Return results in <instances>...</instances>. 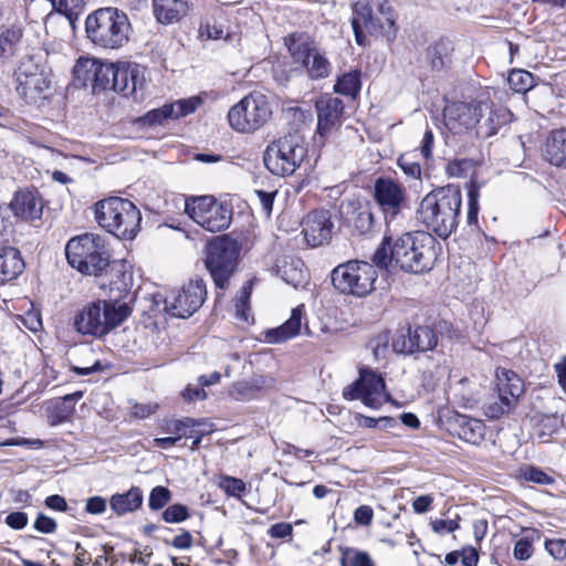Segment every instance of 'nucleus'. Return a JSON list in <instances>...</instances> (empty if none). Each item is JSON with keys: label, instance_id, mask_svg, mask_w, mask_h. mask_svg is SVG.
Wrapping results in <instances>:
<instances>
[{"label": "nucleus", "instance_id": "1", "mask_svg": "<svg viewBox=\"0 0 566 566\" xmlns=\"http://www.w3.org/2000/svg\"><path fill=\"white\" fill-rule=\"evenodd\" d=\"M436 239L428 232H407L391 240L385 237L373 255L380 269L398 268L403 272L420 274L430 271L437 260Z\"/></svg>", "mask_w": 566, "mask_h": 566}, {"label": "nucleus", "instance_id": "2", "mask_svg": "<svg viewBox=\"0 0 566 566\" xmlns=\"http://www.w3.org/2000/svg\"><path fill=\"white\" fill-rule=\"evenodd\" d=\"M462 205L458 186L448 185L427 193L417 209V219L427 230L447 239L455 231Z\"/></svg>", "mask_w": 566, "mask_h": 566}, {"label": "nucleus", "instance_id": "3", "mask_svg": "<svg viewBox=\"0 0 566 566\" xmlns=\"http://www.w3.org/2000/svg\"><path fill=\"white\" fill-rule=\"evenodd\" d=\"M132 310L127 302L97 300L85 304L74 316L77 333L101 338L128 318Z\"/></svg>", "mask_w": 566, "mask_h": 566}, {"label": "nucleus", "instance_id": "4", "mask_svg": "<svg viewBox=\"0 0 566 566\" xmlns=\"http://www.w3.org/2000/svg\"><path fill=\"white\" fill-rule=\"evenodd\" d=\"M85 31L94 45L117 50L128 43L132 24L124 11L106 7L97 9L87 15Z\"/></svg>", "mask_w": 566, "mask_h": 566}, {"label": "nucleus", "instance_id": "5", "mask_svg": "<svg viewBox=\"0 0 566 566\" xmlns=\"http://www.w3.org/2000/svg\"><path fill=\"white\" fill-rule=\"evenodd\" d=\"M98 224L119 239H133L139 231L142 214L129 200L111 197L95 205Z\"/></svg>", "mask_w": 566, "mask_h": 566}, {"label": "nucleus", "instance_id": "6", "mask_svg": "<svg viewBox=\"0 0 566 566\" xmlns=\"http://www.w3.org/2000/svg\"><path fill=\"white\" fill-rule=\"evenodd\" d=\"M65 254L70 265L83 274L96 276L109 266L105 241L98 234L84 233L71 239Z\"/></svg>", "mask_w": 566, "mask_h": 566}, {"label": "nucleus", "instance_id": "7", "mask_svg": "<svg viewBox=\"0 0 566 566\" xmlns=\"http://www.w3.org/2000/svg\"><path fill=\"white\" fill-rule=\"evenodd\" d=\"M307 157V145L297 134H287L270 144L263 156L265 167L276 176H291Z\"/></svg>", "mask_w": 566, "mask_h": 566}, {"label": "nucleus", "instance_id": "8", "mask_svg": "<svg viewBox=\"0 0 566 566\" xmlns=\"http://www.w3.org/2000/svg\"><path fill=\"white\" fill-rule=\"evenodd\" d=\"M272 114L271 98L254 91L229 109L228 122L235 132L251 134L263 127L271 119Z\"/></svg>", "mask_w": 566, "mask_h": 566}, {"label": "nucleus", "instance_id": "9", "mask_svg": "<svg viewBox=\"0 0 566 566\" xmlns=\"http://www.w3.org/2000/svg\"><path fill=\"white\" fill-rule=\"evenodd\" d=\"M241 248L228 235L213 238L206 247L205 264L218 289L224 290L234 274Z\"/></svg>", "mask_w": 566, "mask_h": 566}, {"label": "nucleus", "instance_id": "10", "mask_svg": "<svg viewBox=\"0 0 566 566\" xmlns=\"http://www.w3.org/2000/svg\"><path fill=\"white\" fill-rule=\"evenodd\" d=\"M286 44L294 63L302 65L308 78L317 81L331 75L332 64L326 53L308 35L292 34Z\"/></svg>", "mask_w": 566, "mask_h": 566}, {"label": "nucleus", "instance_id": "11", "mask_svg": "<svg viewBox=\"0 0 566 566\" xmlns=\"http://www.w3.org/2000/svg\"><path fill=\"white\" fill-rule=\"evenodd\" d=\"M395 25V18L388 0H358L353 7L352 27L358 44L364 30L371 34L382 33Z\"/></svg>", "mask_w": 566, "mask_h": 566}, {"label": "nucleus", "instance_id": "12", "mask_svg": "<svg viewBox=\"0 0 566 566\" xmlns=\"http://www.w3.org/2000/svg\"><path fill=\"white\" fill-rule=\"evenodd\" d=\"M377 271L364 261H348L332 271V282L336 290L358 297L366 296L375 289Z\"/></svg>", "mask_w": 566, "mask_h": 566}, {"label": "nucleus", "instance_id": "13", "mask_svg": "<svg viewBox=\"0 0 566 566\" xmlns=\"http://www.w3.org/2000/svg\"><path fill=\"white\" fill-rule=\"evenodd\" d=\"M185 212L193 222L209 232L228 229L232 219V210L212 196L186 199Z\"/></svg>", "mask_w": 566, "mask_h": 566}, {"label": "nucleus", "instance_id": "14", "mask_svg": "<svg viewBox=\"0 0 566 566\" xmlns=\"http://www.w3.org/2000/svg\"><path fill=\"white\" fill-rule=\"evenodd\" d=\"M346 400H360L366 407L379 409L390 399L384 378L374 370L361 369L359 378L344 389Z\"/></svg>", "mask_w": 566, "mask_h": 566}, {"label": "nucleus", "instance_id": "15", "mask_svg": "<svg viewBox=\"0 0 566 566\" xmlns=\"http://www.w3.org/2000/svg\"><path fill=\"white\" fill-rule=\"evenodd\" d=\"M207 289L202 279L190 280L165 298V310L175 317L187 318L203 304Z\"/></svg>", "mask_w": 566, "mask_h": 566}, {"label": "nucleus", "instance_id": "16", "mask_svg": "<svg viewBox=\"0 0 566 566\" xmlns=\"http://www.w3.org/2000/svg\"><path fill=\"white\" fill-rule=\"evenodd\" d=\"M17 91L25 98H35L51 85L50 74L33 56L23 57L14 71Z\"/></svg>", "mask_w": 566, "mask_h": 566}, {"label": "nucleus", "instance_id": "17", "mask_svg": "<svg viewBox=\"0 0 566 566\" xmlns=\"http://www.w3.org/2000/svg\"><path fill=\"white\" fill-rule=\"evenodd\" d=\"M112 72L113 63L95 57H80L73 69L75 81L94 94L108 90Z\"/></svg>", "mask_w": 566, "mask_h": 566}, {"label": "nucleus", "instance_id": "18", "mask_svg": "<svg viewBox=\"0 0 566 566\" xmlns=\"http://www.w3.org/2000/svg\"><path fill=\"white\" fill-rule=\"evenodd\" d=\"M485 109L482 102H452L443 109L444 125L453 134L467 133L478 127Z\"/></svg>", "mask_w": 566, "mask_h": 566}, {"label": "nucleus", "instance_id": "19", "mask_svg": "<svg viewBox=\"0 0 566 566\" xmlns=\"http://www.w3.org/2000/svg\"><path fill=\"white\" fill-rule=\"evenodd\" d=\"M438 344V337L429 326H417L406 332H398L392 338V350L398 354L409 355L415 352L433 349Z\"/></svg>", "mask_w": 566, "mask_h": 566}, {"label": "nucleus", "instance_id": "20", "mask_svg": "<svg viewBox=\"0 0 566 566\" xmlns=\"http://www.w3.org/2000/svg\"><path fill=\"white\" fill-rule=\"evenodd\" d=\"M144 69L138 64L113 63V72L109 74V87L124 96H133L144 86Z\"/></svg>", "mask_w": 566, "mask_h": 566}, {"label": "nucleus", "instance_id": "21", "mask_svg": "<svg viewBox=\"0 0 566 566\" xmlns=\"http://www.w3.org/2000/svg\"><path fill=\"white\" fill-rule=\"evenodd\" d=\"M375 199L386 218H395L406 200V190L390 178H378L375 182Z\"/></svg>", "mask_w": 566, "mask_h": 566}, {"label": "nucleus", "instance_id": "22", "mask_svg": "<svg viewBox=\"0 0 566 566\" xmlns=\"http://www.w3.org/2000/svg\"><path fill=\"white\" fill-rule=\"evenodd\" d=\"M302 227L305 241L313 248L323 245L332 239L334 223L327 210L310 212L303 219Z\"/></svg>", "mask_w": 566, "mask_h": 566}, {"label": "nucleus", "instance_id": "23", "mask_svg": "<svg viewBox=\"0 0 566 566\" xmlns=\"http://www.w3.org/2000/svg\"><path fill=\"white\" fill-rule=\"evenodd\" d=\"M315 108L317 113V133L325 137L340 125L344 103L338 97L323 95L316 101Z\"/></svg>", "mask_w": 566, "mask_h": 566}, {"label": "nucleus", "instance_id": "24", "mask_svg": "<svg viewBox=\"0 0 566 566\" xmlns=\"http://www.w3.org/2000/svg\"><path fill=\"white\" fill-rule=\"evenodd\" d=\"M482 104L486 109L482 113V116H479L476 135L486 138L495 135L502 126L509 124L513 114L502 105H490L485 102H482Z\"/></svg>", "mask_w": 566, "mask_h": 566}, {"label": "nucleus", "instance_id": "25", "mask_svg": "<svg viewBox=\"0 0 566 566\" xmlns=\"http://www.w3.org/2000/svg\"><path fill=\"white\" fill-rule=\"evenodd\" d=\"M8 207L17 218L30 221L41 218L43 201L38 191L21 190L15 193Z\"/></svg>", "mask_w": 566, "mask_h": 566}, {"label": "nucleus", "instance_id": "26", "mask_svg": "<svg viewBox=\"0 0 566 566\" xmlns=\"http://www.w3.org/2000/svg\"><path fill=\"white\" fill-rule=\"evenodd\" d=\"M303 313L304 305H298L293 308L291 317L285 323L265 332V340L269 344H279L298 335L302 327Z\"/></svg>", "mask_w": 566, "mask_h": 566}, {"label": "nucleus", "instance_id": "27", "mask_svg": "<svg viewBox=\"0 0 566 566\" xmlns=\"http://www.w3.org/2000/svg\"><path fill=\"white\" fill-rule=\"evenodd\" d=\"M495 392L501 397L506 396L507 400H513V405L517 406L524 394V382L516 373L499 368L496 370Z\"/></svg>", "mask_w": 566, "mask_h": 566}, {"label": "nucleus", "instance_id": "28", "mask_svg": "<svg viewBox=\"0 0 566 566\" xmlns=\"http://www.w3.org/2000/svg\"><path fill=\"white\" fill-rule=\"evenodd\" d=\"M154 14L161 24L181 20L189 11L188 0H153Z\"/></svg>", "mask_w": 566, "mask_h": 566}, {"label": "nucleus", "instance_id": "29", "mask_svg": "<svg viewBox=\"0 0 566 566\" xmlns=\"http://www.w3.org/2000/svg\"><path fill=\"white\" fill-rule=\"evenodd\" d=\"M455 434L472 444H479L485 434V426L479 420L464 415H457L453 420Z\"/></svg>", "mask_w": 566, "mask_h": 566}, {"label": "nucleus", "instance_id": "30", "mask_svg": "<svg viewBox=\"0 0 566 566\" xmlns=\"http://www.w3.org/2000/svg\"><path fill=\"white\" fill-rule=\"evenodd\" d=\"M24 269L20 252L12 247L0 248V284L19 276Z\"/></svg>", "mask_w": 566, "mask_h": 566}, {"label": "nucleus", "instance_id": "31", "mask_svg": "<svg viewBox=\"0 0 566 566\" xmlns=\"http://www.w3.org/2000/svg\"><path fill=\"white\" fill-rule=\"evenodd\" d=\"M21 39V28H0V67L8 64L18 54Z\"/></svg>", "mask_w": 566, "mask_h": 566}, {"label": "nucleus", "instance_id": "32", "mask_svg": "<svg viewBox=\"0 0 566 566\" xmlns=\"http://www.w3.org/2000/svg\"><path fill=\"white\" fill-rule=\"evenodd\" d=\"M544 154L552 165L566 167V129H555L548 135Z\"/></svg>", "mask_w": 566, "mask_h": 566}, {"label": "nucleus", "instance_id": "33", "mask_svg": "<svg viewBox=\"0 0 566 566\" xmlns=\"http://www.w3.org/2000/svg\"><path fill=\"white\" fill-rule=\"evenodd\" d=\"M144 501V494L140 488L132 486L125 493H116L109 500L111 509L117 515H125L137 511Z\"/></svg>", "mask_w": 566, "mask_h": 566}, {"label": "nucleus", "instance_id": "34", "mask_svg": "<svg viewBox=\"0 0 566 566\" xmlns=\"http://www.w3.org/2000/svg\"><path fill=\"white\" fill-rule=\"evenodd\" d=\"M109 274L112 276L109 281V291L112 294L109 300L123 302L122 298L128 294L132 286V273L125 270L124 264H113Z\"/></svg>", "mask_w": 566, "mask_h": 566}, {"label": "nucleus", "instance_id": "35", "mask_svg": "<svg viewBox=\"0 0 566 566\" xmlns=\"http://www.w3.org/2000/svg\"><path fill=\"white\" fill-rule=\"evenodd\" d=\"M360 87V72L358 70H353L337 77L334 91L345 96L356 97Z\"/></svg>", "mask_w": 566, "mask_h": 566}, {"label": "nucleus", "instance_id": "36", "mask_svg": "<svg viewBox=\"0 0 566 566\" xmlns=\"http://www.w3.org/2000/svg\"><path fill=\"white\" fill-rule=\"evenodd\" d=\"M515 405H513V400H507L506 396H499L497 394L493 396L485 405L483 406L484 416L492 420H497L505 415H509L512 410L515 409Z\"/></svg>", "mask_w": 566, "mask_h": 566}, {"label": "nucleus", "instance_id": "37", "mask_svg": "<svg viewBox=\"0 0 566 566\" xmlns=\"http://www.w3.org/2000/svg\"><path fill=\"white\" fill-rule=\"evenodd\" d=\"M507 82L511 90L521 94L527 93L537 85L536 77L531 72L522 69L512 70Z\"/></svg>", "mask_w": 566, "mask_h": 566}, {"label": "nucleus", "instance_id": "38", "mask_svg": "<svg viewBox=\"0 0 566 566\" xmlns=\"http://www.w3.org/2000/svg\"><path fill=\"white\" fill-rule=\"evenodd\" d=\"M562 423L563 420L557 415H541L536 418L535 434L542 442H547Z\"/></svg>", "mask_w": 566, "mask_h": 566}, {"label": "nucleus", "instance_id": "39", "mask_svg": "<svg viewBox=\"0 0 566 566\" xmlns=\"http://www.w3.org/2000/svg\"><path fill=\"white\" fill-rule=\"evenodd\" d=\"M282 279L294 287L302 286L306 282V271L301 260H292L290 263L285 262L280 268Z\"/></svg>", "mask_w": 566, "mask_h": 566}, {"label": "nucleus", "instance_id": "40", "mask_svg": "<svg viewBox=\"0 0 566 566\" xmlns=\"http://www.w3.org/2000/svg\"><path fill=\"white\" fill-rule=\"evenodd\" d=\"M340 566H374L369 554L350 547L340 548Z\"/></svg>", "mask_w": 566, "mask_h": 566}, {"label": "nucleus", "instance_id": "41", "mask_svg": "<svg viewBox=\"0 0 566 566\" xmlns=\"http://www.w3.org/2000/svg\"><path fill=\"white\" fill-rule=\"evenodd\" d=\"M201 103L202 99L200 97L192 96L186 99H179L168 105L172 106V119H178L193 113Z\"/></svg>", "mask_w": 566, "mask_h": 566}, {"label": "nucleus", "instance_id": "42", "mask_svg": "<svg viewBox=\"0 0 566 566\" xmlns=\"http://www.w3.org/2000/svg\"><path fill=\"white\" fill-rule=\"evenodd\" d=\"M352 222L358 234H366L373 229L374 216L368 208H359L354 212Z\"/></svg>", "mask_w": 566, "mask_h": 566}, {"label": "nucleus", "instance_id": "43", "mask_svg": "<svg viewBox=\"0 0 566 566\" xmlns=\"http://www.w3.org/2000/svg\"><path fill=\"white\" fill-rule=\"evenodd\" d=\"M171 500V492L163 485L155 486L149 494L148 506L151 511L164 509Z\"/></svg>", "mask_w": 566, "mask_h": 566}, {"label": "nucleus", "instance_id": "44", "mask_svg": "<svg viewBox=\"0 0 566 566\" xmlns=\"http://www.w3.org/2000/svg\"><path fill=\"white\" fill-rule=\"evenodd\" d=\"M218 486L222 489L228 495L234 497H241L247 489L242 480L228 475H222L219 478Z\"/></svg>", "mask_w": 566, "mask_h": 566}, {"label": "nucleus", "instance_id": "45", "mask_svg": "<svg viewBox=\"0 0 566 566\" xmlns=\"http://www.w3.org/2000/svg\"><path fill=\"white\" fill-rule=\"evenodd\" d=\"M479 188L474 185H471L468 191V213H467V222L470 226L478 224V214H479Z\"/></svg>", "mask_w": 566, "mask_h": 566}, {"label": "nucleus", "instance_id": "46", "mask_svg": "<svg viewBox=\"0 0 566 566\" xmlns=\"http://www.w3.org/2000/svg\"><path fill=\"white\" fill-rule=\"evenodd\" d=\"M189 517V510L184 504H172L163 512V520L166 523H181Z\"/></svg>", "mask_w": 566, "mask_h": 566}, {"label": "nucleus", "instance_id": "47", "mask_svg": "<svg viewBox=\"0 0 566 566\" xmlns=\"http://www.w3.org/2000/svg\"><path fill=\"white\" fill-rule=\"evenodd\" d=\"M52 8L65 14L70 20L76 17L82 8V0H51Z\"/></svg>", "mask_w": 566, "mask_h": 566}, {"label": "nucleus", "instance_id": "48", "mask_svg": "<svg viewBox=\"0 0 566 566\" xmlns=\"http://www.w3.org/2000/svg\"><path fill=\"white\" fill-rule=\"evenodd\" d=\"M172 106L168 104L160 108L148 112L145 116V122L149 125H163L166 119H172Z\"/></svg>", "mask_w": 566, "mask_h": 566}, {"label": "nucleus", "instance_id": "49", "mask_svg": "<svg viewBox=\"0 0 566 566\" xmlns=\"http://www.w3.org/2000/svg\"><path fill=\"white\" fill-rule=\"evenodd\" d=\"M523 478L533 483L542 484V485H548L554 482V479L551 478L548 474H546L544 471H542L538 468L535 467H528L522 472Z\"/></svg>", "mask_w": 566, "mask_h": 566}, {"label": "nucleus", "instance_id": "50", "mask_svg": "<svg viewBox=\"0 0 566 566\" xmlns=\"http://www.w3.org/2000/svg\"><path fill=\"white\" fill-rule=\"evenodd\" d=\"M207 420H195L192 418H185L182 420H177L171 423L169 427V431L181 437L187 434V429L195 428L196 426H206Z\"/></svg>", "mask_w": 566, "mask_h": 566}, {"label": "nucleus", "instance_id": "51", "mask_svg": "<svg viewBox=\"0 0 566 566\" xmlns=\"http://www.w3.org/2000/svg\"><path fill=\"white\" fill-rule=\"evenodd\" d=\"M250 294H251V287L245 285V286L242 287L241 294H240V296L235 301V313H237V316L239 318L243 319L244 322L249 321L248 302H249V298H250Z\"/></svg>", "mask_w": 566, "mask_h": 566}, {"label": "nucleus", "instance_id": "52", "mask_svg": "<svg viewBox=\"0 0 566 566\" xmlns=\"http://www.w3.org/2000/svg\"><path fill=\"white\" fill-rule=\"evenodd\" d=\"M473 168L470 159H458L448 164L447 171L452 177H463Z\"/></svg>", "mask_w": 566, "mask_h": 566}, {"label": "nucleus", "instance_id": "53", "mask_svg": "<svg viewBox=\"0 0 566 566\" xmlns=\"http://www.w3.org/2000/svg\"><path fill=\"white\" fill-rule=\"evenodd\" d=\"M513 555L518 560H527L533 555V545L532 542L526 538H520L515 542Z\"/></svg>", "mask_w": 566, "mask_h": 566}, {"label": "nucleus", "instance_id": "54", "mask_svg": "<svg viewBox=\"0 0 566 566\" xmlns=\"http://www.w3.org/2000/svg\"><path fill=\"white\" fill-rule=\"evenodd\" d=\"M398 165L407 177L412 179L420 178L421 167L417 161L410 160L407 156H401L398 159Z\"/></svg>", "mask_w": 566, "mask_h": 566}, {"label": "nucleus", "instance_id": "55", "mask_svg": "<svg viewBox=\"0 0 566 566\" xmlns=\"http://www.w3.org/2000/svg\"><path fill=\"white\" fill-rule=\"evenodd\" d=\"M34 528L43 534H52L56 530V522L50 516H46L43 513H40L33 524Z\"/></svg>", "mask_w": 566, "mask_h": 566}, {"label": "nucleus", "instance_id": "56", "mask_svg": "<svg viewBox=\"0 0 566 566\" xmlns=\"http://www.w3.org/2000/svg\"><path fill=\"white\" fill-rule=\"evenodd\" d=\"M545 548L556 559H563L566 557L565 539H546Z\"/></svg>", "mask_w": 566, "mask_h": 566}, {"label": "nucleus", "instance_id": "57", "mask_svg": "<svg viewBox=\"0 0 566 566\" xmlns=\"http://www.w3.org/2000/svg\"><path fill=\"white\" fill-rule=\"evenodd\" d=\"M12 221L9 207L0 203V243L11 232Z\"/></svg>", "mask_w": 566, "mask_h": 566}, {"label": "nucleus", "instance_id": "58", "mask_svg": "<svg viewBox=\"0 0 566 566\" xmlns=\"http://www.w3.org/2000/svg\"><path fill=\"white\" fill-rule=\"evenodd\" d=\"M427 59L432 70L439 71L444 65L441 48L439 44H434L428 48Z\"/></svg>", "mask_w": 566, "mask_h": 566}, {"label": "nucleus", "instance_id": "59", "mask_svg": "<svg viewBox=\"0 0 566 566\" xmlns=\"http://www.w3.org/2000/svg\"><path fill=\"white\" fill-rule=\"evenodd\" d=\"M259 203L262 207V210L266 216H270L273 208L274 198L276 195V191H264V190H255L254 191Z\"/></svg>", "mask_w": 566, "mask_h": 566}, {"label": "nucleus", "instance_id": "60", "mask_svg": "<svg viewBox=\"0 0 566 566\" xmlns=\"http://www.w3.org/2000/svg\"><path fill=\"white\" fill-rule=\"evenodd\" d=\"M212 427V423L207 421L206 426H196L195 428H190L189 436L193 438L191 450H197L199 448L202 437L213 431Z\"/></svg>", "mask_w": 566, "mask_h": 566}, {"label": "nucleus", "instance_id": "61", "mask_svg": "<svg viewBox=\"0 0 566 566\" xmlns=\"http://www.w3.org/2000/svg\"><path fill=\"white\" fill-rule=\"evenodd\" d=\"M252 392L253 391L249 381H239L234 384L229 391L230 396L237 400L247 399L251 396Z\"/></svg>", "mask_w": 566, "mask_h": 566}, {"label": "nucleus", "instance_id": "62", "mask_svg": "<svg viewBox=\"0 0 566 566\" xmlns=\"http://www.w3.org/2000/svg\"><path fill=\"white\" fill-rule=\"evenodd\" d=\"M106 500L102 496H92L86 500L85 511L90 514H103L106 511Z\"/></svg>", "mask_w": 566, "mask_h": 566}, {"label": "nucleus", "instance_id": "63", "mask_svg": "<svg viewBox=\"0 0 566 566\" xmlns=\"http://www.w3.org/2000/svg\"><path fill=\"white\" fill-rule=\"evenodd\" d=\"M374 517V511L368 505H360L354 512V520L357 524L369 525Z\"/></svg>", "mask_w": 566, "mask_h": 566}, {"label": "nucleus", "instance_id": "64", "mask_svg": "<svg viewBox=\"0 0 566 566\" xmlns=\"http://www.w3.org/2000/svg\"><path fill=\"white\" fill-rule=\"evenodd\" d=\"M6 523L13 530H22L28 525V515L23 512H13L7 515Z\"/></svg>", "mask_w": 566, "mask_h": 566}]
</instances>
